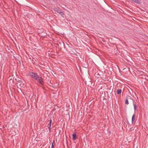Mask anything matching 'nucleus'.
<instances>
[{"label":"nucleus","instance_id":"1","mask_svg":"<svg viewBox=\"0 0 148 148\" xmlns=\"http://www.w3.org/2000/svg\"><path fill=\"white\" fill-rule=\"evenodd\" d=\"M30 74L32 78L38 81L39 83H42V82H43V79L42 77L39 76L36 73L31 72L30 73Z\"/></svg>","mask_w":148,"mask_h":148},{"label":"nucleus","instance_id":"2","mask_svg":"<svg viewBox=\"0 0 148 148\" xmlns=\"http://www.w3.org/2000/svg\"><path fill=\"white\" fill-rule=\"evenodd\" d=\"M51 122H52V120H51L50 121V122L48 125V127L49 128V131H50V130L51 129Z\"/></svg>","mask_w":148,"mask_h":148},{"label":"nucleus","instance_id":"3","mask_svg":"<svg viewBox=\"0 0 148 148\" xmlns=\"http://www.w3.org/2000/svg\"><path fill=\"white\" fill-rule=\"evenodd\" d=\"M76 134L74 133L73 134V140H75L76 139Z\"/></svg>","mask_w":148,"mask_h":148},{"label":"nucleus","instance_id":"4","mask_svg":"<svg viewBox=\"0 0 148 148\" xmlns=\"http://www.w3.org/2000/svg\"><path fill=\"white\" fill-rule=\"evenodd\" d=\"M132 1L135 2L137 3H140V2L139 1V0H131Z\"/></svg>","mask_w":148,"mask_h":148},{"label":"nucleus","instance_id":"5","mask_svg":"<svg viewBox=\"0 0 148 148\" xmlns=\"http://www.w3.org/2000/svg\"><path fill=\"white\" fill-rule=\"evenodd\" d=\"M56 11L57 12L59 13L62 15H63L64 14L62 12L60 11V10H57Z\"/></svg>","mask_w":148,"mask_h":148},{"label":"nucleus","instance_id":"6","mask_svg":"<svg viewBox=\"0 0 148 148\" xmlns=\"http://www.w3.org/2000/svg\"><path fill=\"white\" fill-rule=\"evenodd\" d=\"M121 89H118L117 91V94L118 95H119L121 94Z\"/></svg>","mask_w":148,"mask_h":148},{"label":"nucleus","instance_id":"7","mask_svg":"<svg viewBox=\"0 0 148 148\" xmlns=\"http://www.w3.org/2000/svg\"><path fill=\"white\" fill-rule=\"evenodd\" d=\"M135 116L134 114L133 115L132 117V122L133 123L135 120Z\"/></svg>","mask_w":148,"mask_h":148},{"label":"nucleus","instance_id":"8","mask_svg":"<svg viewBox=\"0 0 148 148\" xmlns=\"http://www.w3.org/2000/svg\"><path fill=\"white\" fill-rule=\"evenodd\" d=\"M125 103L126 104H127V105H128L129 104V102H128V100L127 99L126 100H125Z\"/></svg>","mask_w":148,"mask_h":148},{"label":"nucleus","instance_id":"9","mask_svg":"<svg viewBox=\"0 0 148 148\" xmlns=\"http://www.w3.org/2000/svg\"><path fill=\"white\" fill-rule=\"evenodd\" d=\"M134 110L135 111L136 110V107H137L136 106L135 104H134Z\"/></svg>","mask_w":148,"mask_h":148},{"label":"nucleus","instance_id":"10","mask_svg":"<svg viewBox=\"0 0 148 148\" xmlns=\"http://www.w3.org/2000/svg\"><path fill=\"white\" fill-rule=\"evenodd\" d=\"M98 73H96L95 74V75L96 77H97L98 78H99V77H100L99 75V76H97V75H98Z\"/></svg>","mask_w":148,"mask_h":148},{"label":"nucleus","instance_id":"11","mask_svg":"<svg viewBox=\"0 0 148 148\" xmlns=\"http://www.w3.org/2000/svg\"><path fill=\"white\" fill-rule=\"evenodd\" d=\"M54 147L53 145V143L52 144L51 146V148H54Z\"/></svg>","mask_w":148,"mask_h":148},{"label":"nucleus","instance_id":"12","mask_svg":"<svg viewBox=\"0 0 148 148\" xmlns=\"http://www.w3.org/2000/svg\"><path fill=\"white\" fill-rule=\"evenodd\" d=\"M23 84H19V85H23Z\"/></svg>","mask_w":148,"mask_h":148},{"label":"nucleus","instance_id":"13","mask_svg":"<svg viewBox=\"0 0 148 148\" xmlns=\"http://www.w3.org/2000/svg\"><path fill=\"white\" fill-rule=\"evenodd\" d=\"M62 43H63V44H64V43H63V42H62Z\"/></svg>","mask_w":148,"mask_h":148}]
</instances>
